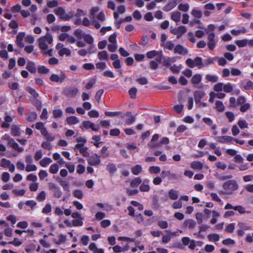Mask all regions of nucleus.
I'll return each mask as SVG.
<instances>
[{"mask_svg":"<svg viewBox=\"0 0 253 253\" xmlns=\"http://www.w3.org/2000/svg\"><path fill=\"white\" fill-rule=\"evenodd\" d=\"M54 13L58 16L59 18L64 21H69L74 17V12L71 11L68 14H66L65 9L62 7H58L54 9Z\"/></svg>","mask_w":253,"mask_h":253,"instance_id":"1","label":"nucleus"},{"mask_svg":"<svg viewBox=\"0 0 253 253\" xmlns=\"http://www.w3.org/2000/svg\"><path fill=\"white\" fill-rule=\"evenodd\" d=\"M223 189L227 191L228 195H231L238 189V184L235 180H228L222 185Z\"/></svg>","mask_w":253,"mask_h":253,"instance_id":"2","label":"nucleus"},{"mask_svg":"<svg viewBox=\"0 0 253 253\" xmlns=\"http://www.w3.org/2000/svg\"><path fill=\"white\" fill-rule=\"evenodd\" d=\"M38 41L39 48L42 50H45L48 47L46 42L50 44L53 41V38L51 34L47 32L45 36L40 38Z\"/></svg>","mask_w":253,"mask_h":253,"instance_id":"3","label":"nucleus"},{"mask_svg":"<svg viewBox=\"0 0 253 253\" xmlns=\"http://www.w3.org/2000/svg\"><path fill=\"white\" fill-rule=\"evenodd\" d=\"M2 139L7 140L8 141L7 144L14 150L19 152L23 151V148L19 147L18 144L15 141L13 138L10 137L9 134H5L2 136Z\"/></svg>","mask_w":253,"mask_h":253,"instance_id":"4","label":"nucleus"},{"mask_svg":"<svg viewBox=\"0 0 253 253\" xmlns=\"http://www.w3.org/2000/svg\"><path fill=\"white\" fill-rule=\"evenodd\" d=\"M48 189L53 193V196L56 198H60L62 196V191L59 187L53 182H49L48 184Z\"/></svg>","mask_w":253,"mask_h":253,"instance_id":"5","label":"nucleus"},{"mask_svg":"<svg viewBox=\"0 0 253 253\" xmlns=\"http://www.w3.org/2000/svg\"><path fill=\"white\" fill-rule=\"evenodd\" d=\"M84 146V143H77L74 147V151L77 152L79 150L84 157H88L89 155L87 152L88 148Z\"/></svg>","mask_w":253,"mask_h":253,"instance_id":"6","label":"nucleus"},{"mask_svg":"<svg viewBox=\"0 0 253 253\" xmlns=\"http://www.w3.org/2000/svg\"><path fill=\"white\" fill-rule=\"evenodd\" d=\"M182 242L183 245L184 246H188V248L191 250H194L196 245V242L194 240H191L189 237H184L182 238Z\"/></svg>","mask_w":253,"mask_h":253,"instance_id":"7","label":"nucleus"},{"mask_svg":"<svg viewBox=\"0 0 253 253\" xmlns=\"http://www.w3.org/2000/svg\"><path fill=\"white\" fill-rule=\"evenodd\" d=\"M169 138L167 137H164L161 139V140L159 142L155 143H149L148 144V146L149 147V148H150L151 149H153L155 148H157V147H160L162 145H164V144H166V145L168 144L169 143Z\"/></svg>","mask_w":253,"mask_h":253,"instance_id":"8","label":"nucleus"},{"mask_svg":"<svg viewBox=\"0 0 253 253\" xmlns=\"http://www.w3.org/2000/svg\"><path fill=\"white\" fill-rule=\"evenodd\" d=\"M79 92L78 88L75 87H68L66 88L64 90V94L65 96L69 97H75Z\"/></svg>","mask_w":253,"mask_h":253,"instance_id":"9","label":"nucleus"},{"mask_svg":"<svg viewBox=\"0 0 253 253\" xmlns=\"http://www.w3.org/2000/svg\"><path fill=\"white\" fill-rule=\"evenodd\" d=\"M234 137L229 136H221L215 137V140L221 143L232 144Z\"/></svg>","mask_w":253,"mask_h":253,"instance_id":"10","label":"nucleus"},{"mask_svg":"<svg viewBox=\"0 0 253 253\" xmlns=\"http://www.w3.org/2000/svg\"><path fill=\"white\" fill-rule=\"evenodd\" d=\"M205 92L202 90H196L194 92V97L196 104H199L201 99L205 96Z\"/></svg>","mask_w":253,"mask_h":253,"instance_id":"11","label":"nucleus"},{"mask_svg":"<svg viewBox=\"0 0 253 253\" xmlns=\"http://www.w3.org/2000/svg\"><path fill=\"white\" fill-rule=\"evenodd\" d=\"M100 156L97 154H95L91 156L88 160V163L91 166H97L100 163Z\"/></svg>","mask_w":253,"mask_h":253,"instance_id":"12","label":"nucleus"},{"mask_svg":"<svg viewBox=\"0 0 253 253\" xmlns=\"http://www.w3.org/2000/svg\"><path fill=\"white\" fill-rule=\"evenodd\" d=\"M65 78L66 76L64 74H62L60 76H58L56 74H53L49 77V79L51 81L60 83H62Z\"/></svg>","mask_w":253,"mask_h":253,"instance_id":"13","label":"nucleus"},{"mask_svg":"<svg viewBox=\"0 0 253 253\" xmlns=\"http://www.w3.org/2000/svg\"><path fill=\"white\" fill-rule=\"evenodd\" d=\"M173 51L175 53L183 55L186 54L188 52V49L184 48V46L181 44L176 45Z\"/></svg>","mask_w":253,"mask_h":253,"instance_id":"14","label":"nucleus"},{"mask_svg":"<svg viewBox=\"0 0 253 253\" xmlns=\"http://www.w3.org/2000/svg\"><path fill=\"white\" fill-rule=\"evenodd\" d=\"M34 126H35V127L37 129L40 130L42 135L46 134V128L44 127L43 123L38 122L35 125H32L31 127H34Z\"/></svg>","mask_w":253,"mask_h":253,"instance_id":"15","label":"nucleus"},{"mask_svg":"<svg viewBox=\"0 0 253 253\" xmlns=\"http://www.w3.org/2000/svg\"><path fill=\"white\" fill-rule=\"evenodd\" d=\"M83 126L87 129L91 128L93 131H98V129L94 127V124L89 121H84L82 123Z\"/></svg>","mask_w":253,"mask_h":253,"instance_id":"16","label":"nucleus"},{"mask_svg":"<svg viewBox=\"0 0 253 253\" xmlns=\"http://www.w3.org/2000/svg\"><path fill=\"white\" fill-rule=\"evenodd\" d=\"M196 222L192 219H188L185 220L183 223V228L188 227L189 229H193L196 226Z\"/></svg>","mask_w":253,"mask_h":253,"instance_id":"17","label":"nucleus"},{"mask_svg":"<svg viewBox=\"0 0 253 253\" xmlns=\"http://www.w3.org/2000/svg\"><path fill=\"white\" fill-rule=\"evenodd\" d=\"M88 249L89 250L93 251V253H104V250L102 248H97L96 244L93 242L89 244Z\"/></svg>","mask_w":253,"mask_h":253,"instance_id":"18","label":"nucleus"},{"mask_svg":"<svg viewBox=\"0 0 253 253\" xmlns=\"http://www.w3.org/2000/svg\"><path fill=\"white\" fill-rule=\"evenodd\" d=\"M177 4V2H176V0L170 1L169 2H168V4L163 7V9L165 11H169L170 10L174 8L176 6Z\"/></svg>","mask_w":253,"mask_h":253,"instance_id":"19","label":"nucleus"},{"mask_svg":"<svg viewBox=\"0 0 253 253\" xmlns=\"http://www.w3.org/2000/svg\"><path fill=\"white\" fill-rule=\"evenodd\" d=\"M56 180L62 187L64 191H66L67 192L70 191V187L68 182H67L66 180H63L62 179L59 177H58Z\"/></svg>","mask_w":253,"mask_h":253,"instance_id":"20","label":"nucleus"},{"mask_svg":"<svg viewBox=\"0 0 253 253\" xmlns=\"http://www.w3.org/2000/svg\"><path fill=\"white\" fill-rule=\"evenodd\" d=\"M149 182V180L145 179L144 181V182L142 183L139 187L140 191L141 192H148L150 189V187L148 184Z\"/></svg>","mask_w":253,"mask_h":253,"instance_id":"21","label":"nucleus"},{"mask_svg":"<svg viewBox=\"0 0 253 253\" xmlns=\"http://www.w3.org/2000/svg\"><path fill=\"white\" fill-rule=\"evenodd\" d=\"M27 70L31 73L34 74L36 72L37 69L34 62L29 61L26 66Z\"/></svg>","mask_w":253,"mask_h":253,"instance_id":"22","label":"nucleus"},{"mask_svg":"<svg viewBox=\"0 0 253 253\" xmlns=\"http://www.w3.org/2000/svg\"><path fill=\"white\" fill-rule=\"evenodd\" d=\"M181 18V13L176 11L171 13V19L175 22L180 21Z\"/></svg>","mask_w":253,"mask_h":253,"instance_id":"23","label":"nucleus"},{"mask_svg":"<svg viewBox=\"0 0 253 253\" xmlns=\"http://www.w3.org/2000/svg\"><path fill=\"white\" fill-rule=\"evenodd\" d=\"M26 90L32 95L33 98H38L39 96V94L36 90L31 86H28L26 87Z\"/></svg>","mask_w":253,"mask_h":253,"instance_id":"24","label":"nucleus"},{"mask_svg":"<svg viewBox=\"0 0 253 253\" xmlns=\"http://www.w3.org/2000/svg\"><path fill=\"white\" fill-rule=\"evenodd\" d=\"M141 182L142 180L140 177H135L130 182V186L132 188L137 187L141 184Z\"/></svg>","mask_w":253,"mask_h":253,"instance_id":"25","label":"nucleus"},{"mask_svg":"<svg viewBox=\"0 0 253 253\" xmlns=\"http://www.w3.org/2000/svg\"><path fill=\"white\" fill-rule=\"evenodd\" d=\"M97 56L100 60H107L108 59V53L106 50L99 51L98 53Z\"/></svg>","mask_w":253,"mask_h":253,"instance_id":"26","label":"nucleus"},{"mask_svg":"<svg viewBox=\"0 0 253 253\" xmlns=\"http://www.w3.org/2000/svg\"><path fill=\"white\" fill-rule=\"evenodd\" d=\"M191 167L194 169L201 170L203 169V164L199 161H194L191 164Z\"/></svg>","mask_w":253,"mask_h":253,"instance_id":"27","label":"nucleus"},{"mask_svg":"<svg viewBox=\"0 0 253 253\" xmlns=\"http://www.w3.org/2000/svg\"><path fill=\"white\" fill-rule=\"evenodd\" d=\"M142 170L141 165H136L131 168V172L135 175H138Z\"/></svg>","mask_w":253,"mask_h":253,"instance_id":"28","label":"nucleus"},{"mask_svg":"<svg viewBox=\"0 0 253 253\" xmlns=\"http://www.w3.org/2000/svg\"><path fill=\"white\" fill-rule=\"evenodd\" d=\"M52 162V160L49 157H44L40 162V165L42 167H46Z\"/></svg>","mask_w":253,"mask_h":253,"instance_id":"29","label":"nucleus"},{"mask_svg":"<svg viewBox=\"0 0 253 253\" xmlns=\"http://www.w3.org/2000/svg\"><path fill=\"white\" fill-rule=\"evenodd\" d=\"M202 80V76L200 74L194 75L191 79V83L193 84H199Z\"/></svg>","mask_w":253,"mask_h":253,"instance_id":"30","label":"nucleus"},{"mask_svg":"<svg viewBox=\"0 0 253 253\" xmlns=\"http://www.w3.org/2000/svg\"><path fill=\"white\" fill-rule=\"evenodd\" d=\"M66 122L70 125H75L79 122V120L76 116H70L66 118Z\"/></svg>","mask_w":253,"mask_h":253,"instance_id":"31","label":"nucleus"},{"mask_svg":"<svg viewBox=\"0 0 253 253\" xmlns=\"http://www.w3.org/2000/svg\"><path fill=\"white\" fill-rule=\"evenodd\" d=\"M96 79L95 78H91L89 79L88 82L85 84V88L86 89H89L91 88L95 84Z\"/></svg>","mask_w":253,"mask_h":253,"instance_id":"32","label":"nucleus"},{"mask_svg":"<svg viewBox=\"0 0 253 253\" xmlns=\"http://www.w3.org/2000/svg\"><path fill=\"white\" fill-rule=\"evenodd\" d=\"M106 169L110 173L113 174L117 169L114 164L109 163L106 166Z\"/></svg>","mask_w":253,"mask_h":253,"instance_id":"33","label":"nucleus"},{"mask_svg":"<svg viewBox=\"0 0 253 253\" xmlns=\"http://www.w3.org/2000/svg\"><path fill=\"white\" fill-rule=\"evenodd\" d=\"M11 133L14 136L20 135V128L17 126H12L11 128Z\"/></svg>","mask_w":253,"mask_h":253,"instance_id":"34","label":"nucleus"},{"mask_svg":"<svg viewBox=\"0 0 253 253\" xmlns=\"http://www.w3.org/2000/svg\"><path fill=\"white\" fill-rule=\"evenodd\" d=\"M58 54L60 56H63L65 54L67 56H70L71 54V51L69 48L64 47L59 51Z\"/></svg>","mask_w":253,"mask_h":253,"instance_id":"35","label":"nucleus"},{"mask_svg":"<svg viewBox=\"0 0 253 253\" xmlns=\"http://www.w3.org/2000/svg\"><path fill=\"white\" fill-rule=\"evenodd\" d=\"M215 109L218 112H223L225 109L223 102L219 100L216 101L215 102Z\"/></svg>","mask_w":253,"mask_h":253,"instance_id":"36","label":"nucleus"},{"mask_svg":"<svg viewBox=\"0 0 253 253\" xmlns=\"http://www.w3.org/2000/svg\"><path fill=\"white\" fill-rule=\"evenodd\" d=\"M169 198L172 200H176L178 198L177 191L173 189H171L169 191Z\"/></svg>","mask_w":253,"mask_h":253,"instance_id":"37","label":"nucleus"},{"mask_svg":"<svg viewBox=\"0 0 253 253\" xmlns=\"http://www.w3.org/2000/svg\"><path fill=\"white\" fill-rule=\"evenodd\" d=\"M208 238L210 241L217 242L219 240V236L216 233L210 234L208 236Z\"/></svg>","mask_w":253,"mask_h":253,"instance_id":"38","label":"nucleus"},{"mask_svg":"<svg viewBox=\"0 0 253 253\" xmlns=\"http://www.w3.org/2000/svg\"><path fill=\"white\" fill-rule=\"evenodd\" d=\"M37 118V113L35 112H31L28 115L27 120L29 122H33L36 120Z\"/></svg>","mask_w":253,"mask_h":253,"instance_id":"39","label":"nucleus"},{"mask_svg":"<svg viewBox=\"0 0 253 253\" xmlns=\"http://www.w3.org/2000/svg\"><path fill=\"white\" fill-rule=\"evenodd\" d=\"M212 217L211 219L210 222L212 224H214L217 222V218L219 216L220 213L216 211H212Z\"/></svg>","mask_w":253,"mask_h":253,"instance_id":"40","label":"nucleus"},{"mask_svg":"<svg viewBox=\"0 0 253 253\" xmlns=\"http://www.w3.org/2000/svg\"><path fill=\"white\" fill-rule=\"evenodd\" d=\"M205 78L208 82L212 83H215L218 81V77L216 75L208 74L206 76Z\"/></svg>","mask_w":253,"mask_h":253,"instance_id":"41","label":"nucleus"},{"mask_svg":"<svg viewBox=\"0 0 253 253\" xmlns=\"http://www.w3.org/2000/svg\"><path fill=\"white\" fill-rule=\"evenodd\" d=\"M137 89L135 87H132L128 90V94L131 99H135L136 96Z\"/></svg>","mask_w":253,"mask_h":253,"instance_id":"42","label":"nucleus"},{"mask_svg":"<svg viewBox=\"0 0 253 253\" xmlns=\"http://www.w3.org/2000/svg\"><path fill=\"white\" fill-rule=\"evenodd\" d=\"M84 217L74 219L72 220V226H81L83 225Z\"/></svg>","mask_w":253,"mask_h":253,"instance_id":"43","label":"nucleus"},{"mask_svg":"<svg viewBox=\"0 0 253 253\" xmlns=\"http://www.w3.org/2000/svg\"><path fill=\"white\" fill-rule=\"evenodd\" d=\"M163 173H167L169 180H175L177 179V176L174 173H171L170 171L163 170Z\"/></svg>","mask_w":253,"mask_h":253,"instance_id":"44","label":"nucleus"},{"mask_svg":"<svg viewBox=\"0 0 253 253\" xmlns=\"http://www.w3.org/2000/svg\"><path fill=\"white\" fill-rule=\"evenodd\" d=\"M178 32V36H177V38H179L182 36L183 34H184L186 32V28L184 26H179L177 28Z\"/></svg>","mask_w":253,"mask_h":253,"instance_id":"45","label":"nucleus"},{"mask_svg":"<svg viewBox=\"0 0 253 253\" xmlns=\"http://www.w3.org/2000/svg\"><path fill=\"white\" fill-rule=\"evenodd\" d=\"M59 169V166L57 164H52L49 169V171L52 174L56 173Z\"/></svg>","mask_w":253,"mask_h":253,"instance_id":"46","label":"nucleus"},{"mask_svg":"<svg viewBox=\"0 0 253 253\" xmlns=\"http://www.w3.org/2000/svg\"><path fill=\"white\" fill-rule=\"evenodd\" d=\"M74 34L78 40H81L84 35L83 31L80 29H76L74 31Z\"/></svg>","mask_w":253,"mask_h":253,"instance_id":"47","label":"nucleus"},{"mask_svg":"<svg viewBox=\"0 0 253 253\" xmlns=\"http://www.w3.org/2000/svg\"><path fill=\"white\" fill-rule=\"evenodd\" d=\"M189 8V5L188 3H180L178 6V9L182 11L187 12Z\"/></svg>","mask_w":253,"mask_h":253,"instance_id":"48","label":"nucleus"},{"mask_svg":"<svg viewBox=\"0 0 253 253\" xmlns=\"http://www.w3.org/2000/svg\"><path fill=\"white\" fill-rule=\"evenodd\" d=\"M11 162L10 160H7L5 158H2L1 160L0 163V167L3 168H7L8 167L10 164Z\"/></svg>","mask_w":253,"mask_h":253,"instance_id":"49","label":"nucleus"},{"mask_svg":"<svg viewBox=\"0 0 253 253\" xmlns=\"http://www.w3.org/2000/svg\"><path fill=\"white\" fill-rule=\"evenodd\" d=\"M149 172L151 173L157 174L161 171V169L159 166H151L149 168Z\"/></svg>","mask_w":253,"mask_h":253,"instance_id":"50","label":"nucleus"},{"mask_svg":"<svg viewBox=\"0 0 253 253\" xmlns=\"http://www.w3.org/2000/svg\"><path fill=\"white\" fill-rule=\"evenodd\" d=\"M46 198V194L44 191H42L38 195L37 197V200L39 202H42L45 200Z\"/></svg>","mask_w":253,"mask_h":253,"instance_id":"51","label":"nucleus"},{"mask_svg":"<svg viewBox=\"0 0 253 253\" xmlns=\"http://www.w3.org/2000/svg\"><path fill=\"white\" fill-rule=\"evenodd\" d=\"M38 71L40 74H47L49 72V69L45 66L41 65L38 68Z\"/></svg>","mask_w":253,"mask_h":253,"instance_id":"52","label":"nucleus"},{"mask_svg":"<svg viewBox=\"0 0 253 253\" xmlns=\"http://www.w3.org/2000/svg\"><path fill=\"white\" fill-rule=\"evenodd\" d=\"M191 14L195 17L201 18L202 17V12L201 11L193 9L191 11Z\"/></svg>","mask_w":253,"mask_h":253,"instance_id":"53","label":"nucleus"},{"mask_svg":"<svg viewBox=\"0 0 253 253\" xmlns=\"http://www.w3.org/2000/svg\"><path fill=\"white\" fill-rule=\"evenodd\" d=\"M73 196L78 199H81L83 198V194L81 190L79 189H76L73 191Z\"/></svg>","mask_w":253,"mask_h":253,"instance_id":"54","label":"nucleus"},{"mask_svg":"<svg viewBox=\"0 0 253 253\" xmlns=\"http://www.w3.org/2000/svg\"><path fill=\"white\" fill-rule=\"evenodd\" d=\"M84 41L88 44H92L93 42V38L89 34H84Z\"/></svg>","mask_w":253,"mask_h":253,"instance_id":"55","label":"nucleus"},{"mask_svg":"<svg viewBox=\"0 0 253 253\" xmlns=\"http://www.w3.org/2000/svg\"><path fill=\"white\" fill-rule=\"evenodd\" d=\"M37 169V167L34 164H28L27 165L25 169L27 172H30L33 171H35Z\"/></svg>","mask_w":253,"mask_h":253,"instance_id":"56","label":"nucleus"},{"mask_svg":"<svg viewBox=\"0 0 253 253\" xmlns=\"http://www.w3.org/2000/svg\"><path fill=\"white\" fill-rule=\"evenodd\" d=\"M223 89L225 92L229 93L233 90V86L230 83H228L227 84H223Z\"/></svg>","mask_w":253,"mask_h":253,"instance_id":"57","label":"nucleus"},{"mask_svg":"<svg viewBox=\"0 0 253 253\" xmlns=\"http://www.w3.org/2000/svg\"><path fill=\"white\" fill-rule=\"evenodd\" d=\"M238 125L241 129L248 127V124L245 120H239L238 122Z\"/></svg>","mask_w":253,"mask_h":253,"instance_id":"58","label":"nucleus"},{"mask_svg":"<svg viewBox=\"0 0 253 253\" xmlns=\"http://www.w3.org/2000/svg\"><path fill=\"white\" fill-rule=\"evenodd\" d=\"M247 40L246 39L237 40L236 42V44L240 47H243L247 45Z\"/></svg>","mask_w":253,"mask_h":253,"instance_id":"59","label":"nucleus"},{"mask_svg":"<svg viewBox=\"0 0 253 253\" xmlns=\"http://www.w3.org/2000/svg\"><path fill=\"white\" fill-rule=\"evenodd\" d=\"M235 224L234 223H231L229 224L225 228V231L231 233L233 232L235 229Z\"/></svg>","mask_w":253,"mask_h":253,"instance_id":"60","label":"nucleus"},{"mask_svg":"<svg viewBox=\"0 0 253 253\" xmlns=\"http://www.w3.org/2000/svg\"><path fill=\"white\" fill-rule=\"evenodd\" d=\"M223 88V84L222 83H218L214 85L213 89L216 92L222 91Z\"/></svg>","mask_w":253,"mask_h":253,"instance_id":"61","label":"nucleus"},{"mask_svg":"<svg viewBox=\"0 0 253 253\" xmlns=\"http://www.w3.org/2000/svg\"><path fill=\"white\" fill-rule=\"evenodd\" d=\"M158 225L161 229H166L168 227V223L166 220H160L158 222Z\"/></svg>","mask_w":253,"mask_h":253,"instance_id":"62","label":"nucleus"},{"mask_svg":"<svg viewBox=\"0 0 253 253\" xmlns=\"http://www.w3.org/2000/svg\"><path fill=\"white\" fill-rule=\"evenodd\" d=\"M121 133V131L119 128H113L110 130V134L113 136H118Z\"/></svg>","mask_w":253,"mask_h":253,"instance_id":"63","label":"nucleus"},{"mask_svg":"<svg viewBox=\"0 0 253 253\" xmlns=\"http://www.w3.org/2000/svg\"><path fill=\"white\" fill-rule=\"evenodd\" d=\"M244 88L246 90L253 89V82L251 81H248L246 84L244 85Z\"/></svg>","mask_w":253,"mask_h":253,"instance_id":"64","label":"nucleus"}]
</instances>
